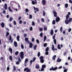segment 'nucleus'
Listing matches in <instances>:
<instances>
[{"label":"nucleus","instance_id":"1","mask_svg":"<svg viewBox=\"0 0 72 72\" xmlns=\"http://www.w3.org/2000/svg\"><path fill=\"white\" fill-rule=\"evenodd\" d=\"M72 21V18H69V20H68V19H66L65 21V23L66 24H68V23L71 22Z\"/></svg>","mask_w":72,"mask_h":72},{"label":"nucleus","instance_id":"2","mask_svg":"<svg viewBox=\"0 0 72 72\" xmlns=\"http://www.w3.org/2000/svg\"><path fill=\"white\" fill-rule=\"evenodd\" d=\"M39 59L40 60V62L41 63H43L44 62V57L43 56H40Z\"/></svg>","mask_w":72,"mask_h":72},{"label":"nucleus","instance_id":"3","mask_svg":"<svg viewBox=\"0 0 72 72\" xmlns=\"http://www.w3.org/2000/svg\"><path fill=\"white\" fill-rule=\"evenodd\" d=\"M58 69V67H55L53 68V66L51 67V68L50 69V71H56Z\"/></svg>","mask_w":72,"mask_h":72},{"label":"nucleus","instance_id":"4","mask_svg":"<svg viewBox=\"0 0 72 72\" xmlns=\"http://www.w3.org/2000/svg\"><path fill=\"white\" fill-rule=\"evenodd\" d=\"M20 57L21 59H23L24 58V53L23 52H21Z\"/></svg>","mask_w":72,"mask_h":72},{"label":"nucleus","instance_id":"5","mask_svg":"<svg viewBox=\"0 0 72 72\" xmlns=\"http://www.w3.org/2000/svg\"><path fill=\"white\" fill-rule=\"evenodd\" d=\"M24 71L25 72L26 71V72H31V69L30 68L29 69L28 68H25L24 69Z\"/></svg>","mask_w":72,"mask_h":72},{"label":"nucleus","instance_id":"6","mask_svg":"<svg viewBox=\"0 0 72 72\" xmlns=\"http://www.w3.org/2000/svg\"><path fill=\"white\" fill-rule=\"evenodd\" d=\"M60 20V19L59 18V17H57L56 18V22H58Z\"/></svg>","mask_w":72,"mask_h":72},{"label":"nucleus","instance_id":"7","mask_svg":"<svg viewBox=\"0 0 72 72\" xmlns=\"http://www.w3.org/2000/svg\"><path fill=\"white\" fill-rule=\"evenodd\" d=\"M53 13L54 17H57V12H56V11H53Z\"/></svg>","mask_w":72,"mask_h":72},{"label":"nucleus","instance_id":"8","mask_svg":"<svg viewBox=\"0 0 72 72\" xmlns=\"http://www.w3.org/2000/svg\"><path fill=\"white\" fill-rule=\"evenodd\" d=\"M8 5H7V4H6L5 3L4 4V8L5 10H7V9L8 8Z\"/></svg>","mask_w":72,"mask_h":72},{"label":"nucleus","instance_id":"9","mask_svg":"<svg viewBox=\"0 0 72 72\" xmlns=\"http://www.w3.org/2000/svg\"><path fill=\"white\" fill-rule=\"evenodd\" d=\"M33 8L34 9V10H36L37 12H39V10L38 8H36L35 7V6H33Z\"/></svg>","mask_w":72,"mask_h":72},{"label":"nucleus","instance_id":"10","mask_svg":"<svg viewBox=\"0 0 72 72\" xmlns=\"http://www.w3.org/2000/svg\"><path fill=\"white\" fill-rule=\"evenodd\" d=\"M28 38H25V40L27 42H28V43H30V41L28 40Z\"/></svg>","mask_w":72,"mask_h":72},{"label":"nucleus","instance_id":"11","mask_svg":"<svg viewBox=\"0 0 72 72\" xmlns=\"http://www.w3.org/2000/svg\"><path fill=\"white\" fill-rule=\"evenodd\" d=\"M54 33V31L53 29H51V32L50 33V34L52 36Z\"/></svg>","mask_w":72,"mask_h":72},{"label":"nucleus","instance_id":"12","mask_svg":"<svg viewBox=\"0 0 72 72\" xmlns=\"http://www.w3.org/2000/svg\"><path fill=\"white\" fill-rule=\"evenodd\" d=\"M33 47V44L32 43V42H30L29 44V48H31L32 47Z\"/></svg>","mask_w":72,"mask_h":72},{"label":"nucleus","instance_id":"13","mask_svg":"<svg viewBox=\"0 0 72 72\" xmlns=\"http://www.w3.org/2000/svg\"><path fill=\"white\" fill-rule=\"evenodd\" d=\"M14 45L15 46V47H17L18 44H17V42H16V41H15L14 42Z\"/></svg>","mask_w":72,"mask_h":72},{"label":"nucleus","instance_id":"14","mask_svg":"<svg viewBox=\"0 0 72 72\" xmlns=\"http://www.w3.org/2000/svg\"><path fill=\"white\" fill-rule=\"evenodd\" d=\"M9 50L10 51V53H11V54H12L13 53V50L12 48H9Z\"/></svg>","mask_w":72,"mask_h":72},{"label":"nucleus","instance_id":"15","mask_svg":"<svg viewBox=\"0 0 72 72\" xmlns=\"http://www.w3.org/2000/svg\"><path fill=\"white\" fill-rule=\"evenodd\" d=\"M4 23L3 22H2L1 24V26L2 27V28H4Z\"/></svg>","mask_w":72,"mask_h":72},{"label":"nucleus","instance_id":"16","mask_svg":"<svg viewBox=\"0 0 72 72\" xmlns=\"http://www.w3.org/2000/svg\"><path fill=\"white\" fill-rule=\"evenodd\" d=\"M8 10L10 12H13V10H12L11 9V8H10V6H9L8 8Z\"/></svg>","mask_w":72,"mask_h":72},{"label":"nucleus","instance_id":"17","mask_svg":"<svg viewBox=\"0 0 72 72\" xmlns=\"http://www.w3.org/2000/svg\"><path fill=\"white\" fill-rule=\"evenodd\" d=\"M27 62H28V58H26L25 60L24 63L25 64H27Z\"/></svg>","mask_w":72,"mask_h":72},{"label":"nucleus","instance_id":"18","mask_svg":"<svg viewBox=\"0 0 72 72\" xmlns=\"http://www.w3.org/2000/svg\"><path fill=\"white\" fill-rule=\"evenodd\" d=\"M52 50H53V51H54V50H55V47H54V46L53 44H52Z\"/></svg>","mask_w":72,"mask_h":72},{"label":"nucleus","instance_id":"19","mask_svg":"<svg viewBox=\"0 0 72 72\" xmlns=\"http://www.w3.org/2000/svg\"><path fill=\"white\" fill-rule=\"evenodd\" d=\"M60 44H58L57 46V49H58L60 50V49H61V48L60 47Z\"/></svg>","mask_w":72,"mask_h":72},{"label":"nucleus","instance_id":"20","mask_svg":"<svg viewBox=\"0 0 72 72\" xmlns=\"http://www.w3.org/2000/svg\"><path fill=\"white\" fill-rule=\"evenodd\" d=\"M42 3L43 5H44L45 4V3H46V1L45 0H42Z\"/></svg>","mask_w":72,"mask_h":72},{"label":"nucleus","instance_id":"21","mask_svg":"<svg viewBox=\"0 0 72 72\" xmlns=\"http://www.w3.org/2000/svg\"><path fill=\"white\" fill-rule=\"evenodd\" d=\"M69 15L68 14H67L66 16V19H68L69 18Z\"/></svg>","mask_w":72,"mask_h":72},{"label":"nucleus","instance_id":"22","mask_svg":"<svg viewBox=\"0 0 72 72\" xmlns=\"http://www.w3.org/2000/svg\"><path fill=\"white\" fill-rule=\"evenodd\" d=\"M35 68L37 69H39L40 68V66H39V65H36Z\"/></svg>","mask_w":72,"mask_h":72},{"label":"nucleus","instance_id":"23","mask_svg":"<svg viewBox=\"0 0 72 72\" xmlns=\"http://www.w3.org/2000/svg\"><path fill=\"white\" fill-rule=\"evenodd\" d=\"M20 37H19V35H18L17 37V40L18 41H19V38H20Z\"/></svg>","mask_w":72,"mask_h":72},{"label":"nucleus","instance_id":"24","mask_svg":"<svg viewBox=\"0 0 72 72\" xmlns=\"http://www.w3.org/2000/svg\"><path fill=\"white\" fill-rule=\"evenodd\" d=\"M32 4H33V5H35V4H36L37 3V2H35V1H32Z\"/></svg>","mask_w":72,"mask_h":72},{"label":"nucleus","instance_id":"25","mask_svg":"<svg viewBox=\"0 0 72 72\" xmlns=\"http://www.w3.org/2000/svg\"><path fill=\"white\" fill-rule=\"evenodd\" d=\"M13 18L12 17H10V22H12V20H13Z\"/></svg>","mask_w":72,"mask_h":72},{"label":"nucleus","instance_id":"26","mask_svg":"<svg viewBox=\"0 0 72 72\" xmlns=\"http://www.w3.org/2000/svg\"><path fill=\"white\" fill-rule=\"evenodd\" d=\"M36 48H37V45H35L33 47V49L35 50H36Z\"/></svg>","mask_w":72,"mask_h":72},{"label":"nucleus","instance_id":"27","mask_svg":"<svg viewBox=\"0 0 72 72\" xmlns=\"http://www.w3.org/2000/svg\"><path fill=\"white\" fill-rule=\"evenodd\" d=\"M42 68H46V65H43L42 66Z\"/></svg>","mask_w":72,"mask_h":72},{"label":"nucleus","instance_id":"28","mask_svg":"<svg viewBox=\"0 0 72 72\" xmlns=\"http://www.w3.org/2000/svg\"><path fill=\"white\" fill-rule=\"evenodd\" d=\"M62 61V60L61 59H59V58H58L57 60V62H60Z\"/></svg>","mask_w":72,"mask_h":72},{"label":"nucleus","instance_id":"29","mask_svg":"<svg viewBox=\"0 0 72 72\" xmlns=\"http://www.w3.org/2000/svg\"><path fill=\"white\" fill-rule=\"evenodd\" d=\"M53 42L55 44H57V40H56V39H55L53 40Z\"/></svg>","mask_w":72,"mask_h":72},{"label":"nucleus","instance_id":"30","mask_svg":"<svg viewBox=\"0 0 72 72\" xmlns=\"http://www.w3.org/2000/svg\"><path fill=\"white\" fill-rule=\"evenodd\" d=\"M9 59L10 60H13V57L12 56H9Z\"/></svg>","mask_w":72,"mask_h":72},{"label":"nucleus","instance_id":"31","mask_svg":"<svg viewBox=\"0 0 72 72\" xmlns=\"http://www.w3.org/2000/svg\"><path fill=\"white\" fill-rule=\"evenodd\" d=\"M21 49H24V46H23V44H22L21 45Z\"/></svg>","mask_w":72,"mask_h":72},{"label":"nucleus","instance_id":"32","mask_svg":"<svg viewBox=\"0 0 72 72\" xmlns=\"http://www.w3.org/2000/svg\"><path fill=\"white\" fill-rule=\"evenodd\" d=\"M39 30L40 32H42L43 30V28H40L39 29Z\"/></svg>","mask_w":72,"mask_h":72},{"label":"nucleus","instance_id":"33","mask_svg":"<svg viewBox=\"0 0 72 72\" xmlns=\"http://www.w3.org/2000/svg\"><path fill=\"white\" fill-rule=\"evenodd\" d=\"M65 6L66 8H68V4L67 3H66L65 4Z\"/></svg>","mask_w":72,"mask_h":72},{"label":"nucleus","instance_id":"34","mask_svg":"<svg viewBox=\"0 0 72 72\" xmlns=\"http://www.w3.org/2000/svg\"><path fill=\"white\" fill-rule=\"evenodd\" d=\"M13 69L14 71H15L16 70V67L14 65Z\"/></svg>","mask_w":72,"mask_h":72},{"label":"nucleus","instance_id":"35","mask_svg":"<svg viewBox=\"0 0 72 72\" xmlns=\"http://www.w3.org/2000/svg\"><path fill=\"white\" fill-rule=\"evenodd\" d=\"M56 55H54L53 57V60H55V58H56Z\"/></svg>","mask_w":72,"mask_h":72},{"label":"nucleus","instance_id":"36","mask_svg":"<svg viewBox=\"0 0 72 72\" xmlns=\"http://www.w3.org/2000/svg\"><path fill=\"white\" fill-rule=\"evenodd\" d=\"M44 31H47V27L46 26H45L44 28Z\"/></svg>","mask_w":72,"mask_h":72},{"label":"nucleus","instance_id":"37","mask_svg":"<svg viewBox=\"0 0 72 72\" xmlns=\"http://www.w3.org/2000/svg\"><path fill=\"white\" fill-rule=\"evenodd\" d=\"M43 16H45V11L44 10L43 11Z\"/></svg>","mask_w":72,"mask_h":72},{"label":"nucleus","instance_id":"38","mask_svg":"<svg viewBox=\"0 0 72 72\" xmlns=\"http://www.w3.org/2000/svg\"><path fill=\"white\" fill-rule=\"evenodd\" d=\"M37 56L38 57H39L40 56V52H38L37 54Z\"/></svg>","mask_w":72,"mask_h":72},{"label":"nucleus","instance_id":"39","mask_svg":"<svg viewBox=\"0 0 72 72\" xmlns=\"http://www.w3.org/2000/svg\"><path fill=\"white\" fill-rule=\"evenodd\" d=\"M6 36L7 37L9 35V33L8 32H7L6 33Z\"/></svg>","mask_w":72,"mask_h":72},{"label":"nucleus","instance_id":"40","mask_svg":"<svg viewBox=\"0 0 72 72\" xmlns=\"http://www.w3.org/2000/svg\"><path fill=\"white\" fill-rule=\"evenodd\" d=\"M32 26H34L35 25V22L33 21H32Z\"/></svg>","mask_w":72,"mask_h":72},{"label":"nucleus","instance_id":"41","mask_svg":"<svg viewBox=\"0 0 72 72\" xmlns=\"http://www.w3.org/2000/svg\"><path fill=\"white\" fill-rule=\"evenodd\" d=\"M18 54H19V52H18V51H16L15 53V54L17 55H18Z\"/></svg>","mask_w":72,"mask_h":72},{"label":"nucleus","instance_id":"42","mask_svg":"<svg viewBox=\"0 0 72 72\" xmlns=\"http://www.w3.org/2000/svg\"><path fill=\"white\" fill-rule=\"evenodd\" d=\"M55 24V20H53L52 22V24Z\"/></svg>","mask_w":72,"mask_h":72},{"label":"nucleus","instance_id":"43","mask_svg":"<svg viewBox=\"0 0 72 72\" xmlns=\"http://www.w3.org/2000/svg\"><path fill=\"white\" fill-rule=\"evenodd\" d=\"M40 37H42L43 36V34L42 33V32H41L40 33Z\"/></svg>","mask_w":72,"mask_h":72},{"label":"nucleus","instance_id":"44","mask_svg":"<svg viewBox=\"0 0 72 72\" xmlns=\"http://www.w3.org/2000/svg\"><path fill=\"white\" fill-rule=\"evenodd\" d=\"M32 16L31 15H29V19H32Z\"/></svg>","mask_w":72,"mask_h":72},{"label":"nucleus","instance_id":"45","mask_svg":"<svg viewBox=\"0 0 72 72\" xmlns=\"http://www.w3.org/2000/svg\"><path fill=\"white\" fill-rule=\"evenodd\" d=\"M25 11L27 13H28V12H29V10H28V8H26L25 9Z\"/></svg>","mask_w":72,"mask_h":72},{"label":"nucleus","instance_id":"46","mask_svg":"<svg viewBox=\"0 0 72 72\" xmlns=\"http://www.w3.org/2000/svg\"><path fill=\"white\" fill-rule=\"evenodd\" d=\"M18 60L19 62H21V58H20V57L18 58Z\"/></svg>","mask_w":72,"mask_h":72},{"label":"nucleus","instance_id":"47","mask_svg":"<svg viewBox=\"0 0 72 72\" xmlns=\"http://www.w3.org/2000/svg\"><path fill=\"white\" fill-rule=\"evenodd\" d=\"M43 46L44 47H46V46H47V43H44L43 45Z\"/></svg>","mask_w":72,"mask_h":72},{"label":"nucleus","instance_id":"48","mask_svg":"<svg viewBox=\"0 0 72 72\" xmlns=\"http://www.w3.org/2000/svg\"><path fill=\"white\" fill-rule=\"evenodd\" d=\"M49 50V47H47L46 49V51H48Z\"/></svg>","mask_w":72,"mask_h":72},{"label":"nucleus","instance_id":"49","mask_svg":"<svg viewBox=\"0 0 72 72\" xmlns=\"http://www.w3.org/2000/svg\"><path fill=\"white\" fill-rule=\"evenodd\" d=\"M71 30H72V29H71V28H70L68 30V32H70L71 31Z\"/></svg>","mask_w":72,"mask_h":72},{"label":"nucleus","instance_id":"50","mask_svg":"<svg viewBox=\"0 0 72 72\" xmlns=\"http://www.w3.org/2000/svg\"><path fill=\"white\" fill-rule=\"evenodd\" d=\"M35 60H36V57H34L33 60L32 62H33L34 61H35Z\"/></svg>","mask_w":72,"mask_h":72},{"label":"nucleus","instance_id":"51","mask_svg":"<svg viewBox=\"0 0 72 72\" xmlns=\"http://www.w3.org/2000/svg\"><path fill=\"white\" fill-rule=\"evenodd\" d=\"M14 25H16V24H17V22H16V21H15L14 20Z\"/></svg>","mask_w":72,"mask_h":72},{"label":"nucleus","instance_id":"52","mask_svg":"<svg viewBox=\"0 0 72 72\" xmlns=\"http://www.w3.org/2000/svg\"><path fill=\"white\" fill-rule=\"evenodd\" d=\"M67 71H68V70L67 69H65L64 70V72H67Z\"/></svg>","mask_w":72,"mask_h":72},{"label":"nucleus","instance_id":"53","mask_svg":"<svg viewBox=\"0 0 72 72\" xmlns=\"http://www.w3.org/2000/svg\"><path fill=\"white\" fill-rule=\"evenodd\" d=\"M0 60H2L3 61L4 60V58L3 57H1L0 58Z\"/></svg>","mask_w":72,"mask_h":72},{"label":"nucleus","instance_id":"54","mask_svg":"<svg viewBox=\"0 0 72 72\" xmlns=\"http://www.w3.org/2000/svg\"><path fill=\"white\" fill-rule=\"evenodd\" d=\"M46 55H48L49 54V52L48 51H46L45 52Z\"/></svg>","mask_w":72,"mask_h":72},{"label":"nucleus","instance_id":"55","mask_svg":"<svg viewBox=\"0 0 72 72\" xmlns=\"http://www.w3.org/2000/svg\"><path fill=\"white\" fill-rule=\"evenodd\" d=\"M41 21L43 22H45V21L44 20V19L43 18H42L41 19Z\"/></svg>","mask_w":72,"mask_h":72},{"label":"nucleus","instance_id":"56","mask_svg":"<svg viewBox=\"0 0 72 72\" xmlns=\"http://www.w3.org/2000/svg\"><path fill=\"white\" fill-rule=\"evenodd\" d=\"M36 42H37V44H39V40L38 39H37L36 40Z\"/></svg>","mask_w":72,"mask_h":72},{"label":"nucleus","instance_id":"57","mask_svg":"<svg viewBox=\"0 0 72 72\" xmlns=\"http://www.w3.org/2000/svg\"><path fill=\"white\" fill-rule=\"evenodd\" d=\"M41 71H44V68H42L41 69Z\"/></svg>","mask_w":72,"mask_h":72},{"label":"nucleus","instance_id":"58","mask_svg":"<svg viewBox=\"0 0 72 72\" xmlns=\"http://www.w3.org/2000/svg\"><path fill=\"white\" fill-rule=\"evenodd\" d=\"M34 40H35V38H32V41L33 42H34Z\"/></svg>","mask_w":72,"mask_h":72},{"label":"nucleus","instance_id":"59","mask_svg":"<svg viewBox=\"0 0 72 72\" xmlns=\"http://www.w3.org/2000/svg\"><path fill=\"white\" fill-rule=\"evenodd\" d=\"M9 69H10V68H9V67H7V71H9Z\"/></svg>","mask_w":72,"mask_h":72},{"label":"nucleus","instance_id":"60","mask_svg":"<svg viewBox=\"0 0 72 72\" xmlns=\"http://www.w3.org/2000/svg\"><path fill=\"white\" fill-rule=\"evenodd\" d=\"M30 31H32V26H31L30 28Z\"/></svg>","mask_w":72,"mask_h":72},{"label":"nucleus","instance_id":"61","mask_svg":"<svg viewBox=\"0 0 72 72\" xmlns=\"http://www.w3.org/2000/svg\"><path fill=\"white\" fill-rule=\"evenodd\" d=\"M24 37H27V34H24Z\"/></svg>","mask_w":72,"mask_h":72},{"label":"nucleus","instance_id":"62","mask_svg":"<svg viewBox=\"0 0 72 72\" xmlns=\"http://www.w3.org/2000/svg\"><path fill=\"white\" fill-rule=\"evenodd\" d=\"M12 40V36H10L9 40Z\"/></svg>","mask_w":72,"mask_h":72},{"label":"nucleus","instance_id":"63","mask_svg":"<svg viewBox=\"0 0 72 72\" xmlns=\"http://www.w3.org/2000/svg\"><path fill=\"white\" fill-rule=\"evenodd\" d=\"M20 62H18V61H17L16 62V64H19Z\"/></svg>","mask_w":72,"mask_h":72},{"label":"nucleus","instance_id":"64","mask_svg":"<svg viewBox=\"0 0 72 72\" xmlns=\"http://www.w3.org/2000/svg\"><path fill=\"white\" fill-rule=\"evenodd\" d=\"M5 13H6V11L4 10L3 12V14H5Z\"/></svg>","mask_w":72,"mask_h":72}]
</instances>
